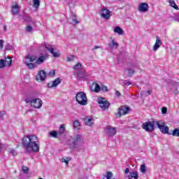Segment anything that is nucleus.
Returning <instances> with one entry per match:
<instances>
[{"mask_svg":"<svg viewBox=\"0 0 179 179\" xmlns=\"http://www.w3.org/2000/svg\"><path fill=\"white\" fill-rule=\"evenodd\" d=\"M22 20H24V22H27V23H32V24H36V22L33 20V18H31V17L27 14L22 15Z\"/></svg>","mask_w":179,"mask_h":179,"instance_id":"nucleus-20","label":"nucleus"},{"mask_svg":"<svg viewBox=\"0 0 179 179\" xmlns=\"http://www.w3.org/2000/svg\"><path fill=\"white\" fill-rule=\"evenodd\" d=\"M124 171L126 174H128V173H129V169L127 168Z\"/></svg>","mask_w":179,"mask_h":179,"instance_id":"nucleus-51","label":"nucleus"},{"mask_svg":"<svg viewBox=\"0 0 179 179\" xmlns=\"http://www.w3.org/2000/svg\"><path fill=\"white\" fill-rule=\"evenodd\" d=\"M75 59V57L73 55L69 56L66 57L67 62H72Z\"/></svg>","mask_w":179,"mask_h":179,"instance_id":"nucleus-38","label":"nucleus"},{"mask_svg":"<svg viewBox=\"0 0 179 179\" xmlns=\"http://www.w3.org/2000/svg\"><path fill=\"white\" fill-rule=\"evenodd\" d=\"M3 40L1 39L0 40V50H2V48H3Z\"/></svg>","mask_w":179,"mask_h":179,"instance_id":"nucleus-47","label":"nucleus"},{"mask_svg":"<svg viewBox=\"0 0 179 179\" xmlns=\"http://www.w3.org/2000/svg\"><path fill=\"white\" fill-rule=\"evenodd\" d=\"M69 161H71V158L69 157H65L62 159V163H66V164H69Z\"/></svg>","mask_w":179,"mask_h":179,"instance_id":"nucleus-36","label":"nucleus"},{"mask_svg":"<svg viewBox=\"0 0 179 179\" xmlns=\"http://www.w3.org/2000/svg\"><path fill=\"white\" fill-rule=\"evenodd\" d=\"M73 127L74 129H80V123L79 122V120H75L73 123Z\"/></svg>","mask_w":179,"mask_h":179,"instance_id":"nucleus-25","label":"nucleus"},{"mask_svg":"<svg viewBox=\"0 0 179 179\" xmlns=\"http://www.w3.org/2000/svg\"><path fill=\"white\" fill-rule=\"evenodd\" d=\"M31 30H33V27H31L30 25L27 26V31L28 33H30V31H31Z\"/></svg>","mask_w":179,"mask_h":179,"instance_id":"nucleus-45","label":"nucleus"},{"mask_svg":"<svg viewBox=\"0 0 179 179\" xmlns=\"http://www.w3.org/2000/svg\"><path fill=\"white\" fill-rule=\"evenodd\" d=\"M47 79V73L43 70L38 71V74L36 75V80H45Z\"/></svg>","mask_w":179,"mask_h":179,"instance_id":"nucleus-14","label":"nucleus"},{"mask_svg":"<svg viewBox=\"0 0 179 179\" xmlns=\"http://www.w3.org/2000/svg\"><path fill=\"white\" fill-rule=\"evenodd\" d=\"M51 138H57V136H58V132H57V131L53 130L52 131L50 132V136Z\"/></svg>","mask_w":179,"mask_h":179,"instance_id":"nucleus-31","label":"nucleus"},{"mask_svg":"<svg viewBox=\"0 0 179 179\" xmlns=\"http://www.w3.org/2000/svg\"><path fill=\"white\" fill-rule=\"evenodd\" d=\"M19 12H20V7L17 3L11 6V13L13 16H15V15H18Z\"/></svg>","mask_w":179,"mask_h":179,"instance_id":"nucleus-18","label":"nucleus"},{"mask_svg":"<svg viewBox=\"0 0 179 179\" xmlns=\"http://www.w3.org/2000/svg\"><path fill=\"white\" fill-rule=\"evenodd\" d=\"M6 66V63L5 60L1 59H0V69H3V67Z\"/></svg>","mask_w":179,"mask_h":179,"instance_id":"nucleus-34","label":"nucleus"},{"mask_svg":"<svg viewBox=\"0 0 179 179\" xmlns=\"http://www.w3.org/2000/svg\"><path fill=\"white\" fill-rule=\"evenodd\" d=\"M105 132L107 136H114L117 134V129L109 125L105 128Z\"/></svg>","mask_w":179,"mask_h":179,"instance_id":"nucleus-12","label":"nucleus"},{"mask_svg":"<svg viewBox=\"0 0 179 179\" xmlns=\"http://www.w3.org/2000/svg\"><path fill=\"white\" fill-rule=\"evenodd\" d=\"M71 20H70V24H78L79 23V21L76 20V15L74 14H71Z\"/></svg>","mask_w":179,"mask_h":179,"instance_id":"nucleus-24","label":"nucleus"},{"mask_svg":"<svg viewBox=\"0 0 179 179\" xmlns=\"http://www.w3.org/2000/svg\"><path fill=\"white\" fill-rule=\"evenodd\" d=\"M4 61L6 62V65H7V66H12V58L6 57Z\"/></svg>","mask_w":179,"mask_h":179,"instance_id":"nucleus-30","label":"nucleus"},{"mask_svg":"<svg viewBox=\"0 0 179 179\" xmlns=\"http://www.w3.org/2000/svg\"><path fill=\"white\" fill-rule=\"evenodd\" d=\"M163 43H162V41L160 40V38L159 36L156 37V41L153 46V51H157L160 47H162Z\"/></svg>","mask_w":179,"mask_h":179,"instance_id":"nucleus-19","label":"nucleus"},{"mask_svg":"<svg viewBox=\"0 0 179 179\" xmlns=\"http://www.w3.org/2000/svg\"><path fill=\"white\" fill-rule=\"evenodd\" d=\"M25 101H26V103H31V100L25 99Z\"/></svg>","mask_w":179,"mask_h":179,"instance_id":"nucleus-53","label":"nucleus"},{"mask_svg":"<svg viewBox=\"0 0 179 179\" xmlns=\"http://www.w3.org/2000/svg\"><path fill=\"white\" fill-rule=\"evenodd\" d=\"M82 141V135L77 134L75 138H71L69 141V146L71 149H78L79 148V143Z\"/></svg>","mask_w":179,"mask_h":179,"instance_id":"nucleus-3","label":"nucleus"},{"mask_svg":"<svg viewBox=\"0 0 179 179\" xmlns=\"http://www.w3.org/2000/svg\"><path fill=\"white\" fill-rule=\"evenodd\" d=\"M155 125L156 122H146L142 124L143 129H145L147 132H153L155 131Z\"/></svg>","mask_w":179,"mask_h":179,"instance_id":"nucleus-8","label":"nucleus"},{"mask_svg":"<svg viewBox=\"0 0 179 179\" xmlns=\"http://www.w3.org/2000/svg\"><path fill=\"white\" fill-rule=\"evenodd\" d=\"M76 100L80 106H86L87 104V96L83 92H80L76 94Z\"/></svg>","mask_w":179,"mask_h":179,"instance_id":"nucleus-4","label":"nucleus"},{"mask_svg":"<svg viewBox=\"0 0 179 179\" xmlns=\"http://www.w3.org/2000/svg\"><path fill=\"white\" fill-rule=\"evenodd\" d=\"M101 15L103 19L108 20L111 17V11L108 9L103 8L101 10Z\"/></svg>","mask_w":179,"mask_h":179,"instance_id":"nucleus-13","label":"nucleus"},{"mask_svg":"<svg viewBox=\"0 0 179 179\" xmlns=\"http://www.w3.org/2000/svg\"><path fill=\"white\" fill-rule=\"evenodd\" d=\"M128 76H132V75H134L135 73V71L132 70V69H128Z\"/></svg>","mask_w":179,"mask_h":179,"instance_id":"nucleus-41","label":"nucleus"},{"mask_svg":"<svg viewBox=\"0 0 179 179\" xmlns=\"http://www.w3.org/2000/svg\"><path fill=\"white\" fill-rule=\"evenodd\" d=\"M65 132V126L64 124L60 125L59 131L57 132L59 136L64 134Z\"/></svg>","mask_w":179,"mask_h":179,"instance_id":"nucleus-27","label":"nucleus"},{"mask_svg":"<svg viewBox=\"0 0 179 179\" xmlns=\"http://www.w3.org/2000/svg\"><path fill=\"white\" fill-rule=\"evenodd\" d=\"M48 76H50V78H52V76H55V70H50L48 73Z\"/></svg>","mask_w":179,"mask_h":179,"instance_id":"nucleus-39","label":"nucleus"},{"mask_svg":"<svg viewBox=\"0 0 179 179\" xmlns=\"http://www.w3.org/2000/svg\"><path fill=\"white\" fill-rule=\"evenodd\" d=\"M131 108L127 105L121 106L118 108V113H117L118 117H122V115H125L126 114H128Z\"/></svg>","mask_w":179,"mask_h":179,"instance_id":"nucleus-9","label":"nucleus"},{"mask_svg":"<svg viewBox=\"0 0 179 179\" xmlns=\"http://www.w3.org/2000/svg\"><path fill=\"white\" fill-rule=\"evenodd\" d=\"M97 103L98 104H99V107H101V108L103 110V111L108 110V108H110V102L106 100V99L103 97L98 98Z\"/></svg>","mask_w":179,"mask_h":179,"instance_id":"nucleus-7","label":"nucleus"},{"mask_svg":"<svg viewBox=\"0 0 179 179\" xmlns=\"http://www.w3.org/2000/svg\"><path fill=\"white\" fill-rule=\"evenodd\" d=\"M73 69L78 71L76 73L77 78L82 79V78H85V76H88L87 73L85 70H82V64L80 62L77 63L74 66Z\"/></svg>","mask_w":179,"mask_h":179,"instance_id":"nucleus-5","label":"nucleus"},{"mask_svg":"<svg viewBox=\"0 0 179 179\" xmlns=\"http://www.w3.org/2000/svg\"><path fill=\"white\" fill-rule=\"evenodd\" d=\"M97 48H100V46L95 45L92 50H97Z\"/></svg>","mask_w":179,"mask_h":179,"instance_id":"nucleus-52","label":"nucleus"},{"mask_svg":"<svg viewBox=\"0 0 179 179\" xmlns=\"http://www.w3.org/2000/svg\"><path fill=\"white\" fill-rule=\"evenodd\" d=\"M172 19H174V20H176V22H179V15H174V16L172 17Z\"/></svg>","mask_w":179,"mask_h":179,"instance_id":"nucleus-44","label":"nucleus"},{"mask_svg":"<svg viewBox=\"0 0 179 179\" xmlns=\"http://www.w3.org/2000/svg\"><path fill=\"white\" fill-rule=\"evenodd\" d=\"M169 135H172V136L179 137V128H176L174 130L169 131Z\"/></svg>","mask_w":179,"mask_h":179,"instance_id":"nucleus-26","label":"nucleus"},{"mask_svg":"<svg viewBox=\"0 0 179 179\" xmlns=\"http://www.w3.org/2000/svg\"><path fill=\"white\" fill-rule=\"evenodd\" d=\"M124 85H125V86H129V85H131V83H130L129 80H124Z\"/></svg>","mask_w":179,"mask_h":179,"instance_id":"nucleus-48","label":"nucleus"},{"mask_svg":"<svg viewBox=\"0 0 179 179\" xmlns=\"http://www.w3.org/2000/svg\"><path fill=\"white\" fill-rule=\"evenodd\" d=\"M33 6L35 9L40 8V0H33Z\"/></svg>","mask_w":179,"mask_h":179,"instance_id":"nucleus-28","label":"nucleus"},{"mask_svg":"<svg viewBox=\"0 0 179 179\" xmlns=\"http://www.w3.org/2000/svg\"><path fill=\"white\" fill-rule=\"evenodd\" d=\"M1 179H4V178H1Z\"/></svg>","mask_w":179,"mask_h":179,"instance_id":"nucleus-56","label":"nucleus"},{"mask_svg":"<svg viewBox=\"0 0 179 179\" xmlns=\"http://www.w3.org/2000/svg\"><path fill=\"white\" fill-rule=\"evenodd\" d=\"M169 2L172 8H174V9L178 10V6H177L174 0H169Z\"/></svg>","mask_w":179,"mask_h":179,"instance_id":"nucleus-29","label":"nucleus"},{"mask_svg":"<svg viewBox=\"0 0 179 179\" xmlns=\"http://www.w3.org/2000/svg\"><path fill=\"white\" fill-rule=\"evenodd\" d=\"M162 114H167V108L163 107L162 108Z\"/></svg>","mask_w":179,"mask_h":179,"instance_id":"nucleus-46","label":"nucleus"},{"mask_svg":"<svg viewBox=\"0 0 179 179\" xmlns=\"http://www.w3.org/2000/svg\"><path fill=\"white\" fill-rule=\"evenodd\" d=\"M155 125H157L162 134L169 135L170 131H169V127L166 126V123L163 121L159 120L155 122Z\"/></svg>","mask_w":179,"mask_h":179,"instance_id":"nucleus-6","label":"nucleus"},{"mask_svg":"<svg viewBox=\"0 0 179 179\" xmlns=\"http://www.w3.org/2000/svg\"><path fill=\"white\" fill-rule=\"evenodd\" d=\"M22 171L23 173H24L25 174H27V173H29V168L27 166H22Z\"/></svg>","mask_w":179,"mask_h":179,"instance_id":"nucleus-40","label":"nucleus"},{"mask_svg":"<svg viewBox=\"0 0 179 179\" xmlns=\"http://www.w3.org/2000/svg\"><path fill=\"white\" fill-rule=\"evenodd\" d=\"M140 171L141 173H146V165L141 164L140 167Z\"/></svg>","mask_w":179,"mask_h":179,"instance_id":"nucleus-35","label":"nucleus"},{"mask_svg":"<svg viewBox=\"0 0 179 179\" xmlns=\"http://www.w3.org/2000/svg\"><path fill=\"white\" fill-rule=\"evenodd\" d=\"M46 55L40 56L37 59V56L28 55L25 57L24 64L29 68V69H34L37 68L38 65H41L44 63V61L47 59Z\"/></svg>","mask_w":179,"mask_h":179,"instance_id":"nucleus-2","label":"nucleus"},{"mask_svg":"<svg viewBox=\"0 0 179 179\" xmlns=\"http://www.w3.org/2000/svg\"><path fill=\"white\" fill-rule=\"evenodd\" d=\"M148 9L149 5L147 3H141L138 8L139 12H148Z\"/></svg>","mask_w":179,"mask_h":179,"instance_id":"nucleus-17","label":"nucleus"},{"mask_svg":"<svg viewBox=\"0 0 179 179\" xmlns=\"http://www.w3.org/2000/svg\"><path fill=\"white\" fill-rule=\"evenodd\" d=\"M101 90L102 92H108V88L107 87V86L103 85V86L101 87Z\"/></svg>","mask_w":179,"mask_h":179,"instance_id":"nucleus-42","label":"nucleus"},{"mask_svg":"<svg viewBox=\"0 0 179 179\" xmlns=\"http://www.w3.org/2000/svg\"><path fill=\"white\" fill-rule=\"evenodd\" d=\"M5 114H6L5 111H0V120H3Z\"/></svg>","mask_w":179,"mask_h":179,"instance_id":"nucleus-43","label":"nucleus"},{"mask_svg":"<svg viewBox=\"0 0 179 179\" xmlns=\"http://www.w3.org/2000/svg\"><path fill=\"white\" fill-rule=\"evenodd\" d=\"M45 48L49 51L50 54L55 57V58H59L61 55L58 52H54V48H52V45H50L48 43L45 44Z\"/></svg>","mask_w":179,"mask_h":179,"instance_id":"nucleus-11","label":"nucleus"},{"mask_svg":"<svg viewBox=\"0 0 179 179\" xmlns=\"http://www.w3.org/2000/svg\"><path fill=\"white\" fill-rule=\"evenodd\" d=\"M147 93H148V94L150 95V94H152V91L148 90V91L147 92Z\"/></svg>","mask_w":179,"mask_h":179,"instance_id":"nucleus-54","label":"nucleus"},{"mask_svg":"<svg viewBox=\"0 0 179 179\" xmlns=\"http://www.w3.org/2000/svg\"><path fill=\"white\" fill-rule=\"evenodd\" d=\"M4 29H6V27H4Z\"/></svg>","mask_w":179,"mask_h":179,"instance_id":"nucleus-55","label":"nucleus"},{"mask_svg":"<svg viewBox=\"0 0 179 179\" xmlns=\"http://www.w3.org/2000/svg\"><path fill=\"white\" fill-rule=\"evenodd\" d=\"M90 90L91 92H95V93H99L101 90V87L97 83H94L90 86Z\"/></svg>","mask_w":179,"mask_h":179,"instance_id":"nucleus-16","label":"nucleus"},{"mask_svg":"<svg viewBox=\"0 0 179 179\" xmlns=\"http://www.w3.org/2000/svg\"><path fill=\"white\" fill-rule=\"evenodd\" d=\"M8 152L10 155H12V156H16V155H17V152L15 149H9Z\"/></svg>","mask_w":179,"mask_h":179,"instance_id":"nucleus-37","label":"nucleus"},{"mask_svg":"<svg viewBox=\"0 0 179 179\" xmlns=\"http://www.w3.org/2000/svg\"><path fill=\"white\" fill-rule=\"evenodd\" d=\"M22 145L28 153H37L40 150L38 138L36 135L24 136L22 139Z\"/></svg>","mask_w":179,"mask_h":179,"instance_id":"nucleus-1","label":"nucleus"},{"mask_svg":"<svg viewBox=\"0 0 179 179\" xmlns=\"http://www.w3.org/2000/svg\"><path fill=\"white\" fill-rule=\"evenodd\" d=\"M115 96L116 97H120V96H121V93L118 91L115 92Z\"/></svg>","mask_w":179,"mask_h":179,"instance_id":"nucleus-49","label":"nucleus"},{"mask_svg":"<svg viewBox=\"0 0 179 179\" xmlns=\"http://www.w3.org/2000/svg\"><path fill=\"white\" fill-rule=\"evenodd\" d=\"M2 148H3V145L1 143H0V153L1 152H2Z\"/></svg>","mask_w":179,"mask_h":179,"instance_id":"nucleus-50","label":"nucleus"},{"mask_svg":"<svg viewBox=\"0 0 179 179\" xmlns=\"http://www.w3.org/2000/svg\"><path fill=\"white\" fill-rule=\"evenodd\" d=\"M61 82H62V80L59 78H57L52 83H48V87H49L50 89H52V87H57L58 85L61 83Z\"/></svg>","mask_w":179,"mask_h":179,"instance_id":"nucleus-15","label":"nucleus"},{"mask_svg":"<svg viewBox=\"0 0 179 179\" xmlns=\"http://www.w3.org/2000/svg\"><path fill=\"white\" fill-rule=\"evenodd\" d=\"M15 48L13 47V45H12V44L10 43H7L6 45V50L7 51H10L12 50H13Z\"/></svg>","mask_w":179,"mask_h":179,"instance_id":"nucleus-32","label":"nucleus"},{"mask_svg":"<svg viewBox=\"0 0 179 179\" xmlns=\"http://www.w3.org/2000/svg\"><path fill=\"white\" fill-rule=\"evenodd\" d=\"M92 121H93V118L90 116H86L84 119V122L87 127H92L93 125Z\"/></svg>","mask_w":179,"mask_h":179,"instance_id":"nucleus-22","label":"nucleus"},{"mask_svg":"<svg viewBox=\"0 0 179 179\" xmlns=\"http://www.w3.org/2000/svg\"><path fill=\"white\" fill-rule=\"evenodd\" d=\"M110 43H108V46L110 47V50H113L114 48H118L119 44L118 43L115 42L113 38H110Z\"/></svg>","mask_w":179,"mask_h":179,"instance_id":"nucleus-21","label":"nucleus"},{"mask_svg":"<svg viewBox=\"0 0 179 179\" xmlns=\"http://www.w3.org/2000/svg\"><path fill=\"white\" fill-rule=\"evenodd\" d=\"M131 178H134V179L139 178V176H138V172L137 171L131 172Z\"/></svg>","mask_w":179,"mask_h":179,"instance_id":"nucleus-33","label":"nucleus"},{"mask_svg":"<svg viewBox=\"0 0 179 179\" xmlns=\"http://www.w3.org/2000/svg\"><path fill=\"white\" fill-rule=\"evenodd\" d=\"M113 31L119 34V36H124V29L120 27H115Z\"/></svg>","mask_w":179,"mask_h":179,"instance_id":"nucleus-23","label":"nucleus"},{"mask_svg":"<svg viewBox=\"0 0 179 179\" xmlns=\"http://www.w3.org/2000/svg\"><path fill=\"white\" fill-rule=\"evenodd\" d=\"M31 106L34 108H41L43 101L40 98L31 99Z\"/></svg>","mask_w":179,"mask_h":179,"instance_id":"nucleus-10","label":"nucleus"}]
</instances>
